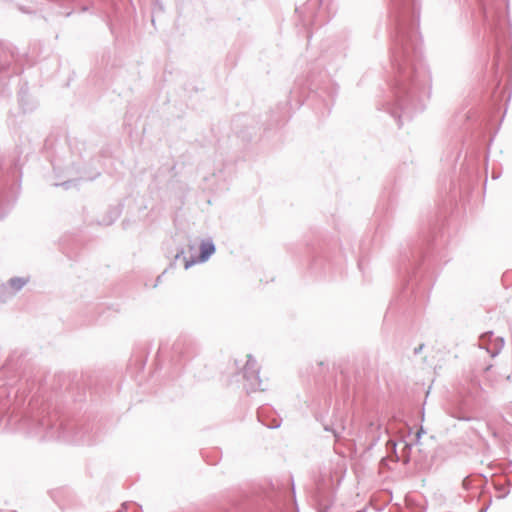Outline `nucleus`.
<instances>
[{
  "instance_id": "nucleus-1",
  "label": "nucleus",
  "mask_w": 512,
  "mask_h": 512,
  "mask_svg": "<svg viewBox=\"0 0 512 512\" xmlns=\"http://www.w3.org/2000/svg\"><path fill=\"white\" fill-rule=\"evenodd\" d=\"M215 252V247L212 242H202L200 245V256L198 261L203 262L206 261L213 253ZM197 260H191L185 262V268H189L191 265L195 264Z\"/></svg>"
}]
</instances>
